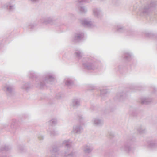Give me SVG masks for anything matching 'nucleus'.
Segmentation results:
<instances>
[{"label": "nucleus", "instance_id": "f257e3e1", "mask_svg": "<svg viewBox=\"0 0 157 157\" xmlns=\"http://www.w3.org/2000/svg\"><path fill=\"white\" fill-rule=\"evenodd\" d=\"M28 75L29 77L33 80V86L41 89L46 86L47 83L52 84L55 80L54 75L51 73L45 75L43 79L38 77L35 73L33 71H30Z\"/></svg>", "mask_w": 157, "mask_h": 157}, {"label": "nucleus", "instance_id": "f03ea898", "mask_svg": "<svg viewBox=\"0 0 157 157\" xmlns=\"http://www.w3.org/2000/svg\"><path fill=\"white\" fill-rule=\"evenodd\" d=\"M157 5L155 1H151L150 4L142 6L139 9L138 13L141 16H147L150 14L152 9Z\"/></svg>", "mask_w": 157, "mask_h": 157}, {"label": "nucleus", "instance_id": "7ed1b4c3", "mask_svg": "<svg viewBox=\"0 0 157 157\" xmlns=\"http://www.w3.org/2000/svg\"><path fill=\"white\" fill-rule=\"evenodd\" d=\"M82 64L84 68L88 70H94L97 68L98 66L94 58L91 57L84 58Z\"/></svg>", "mask_w": 157, "mask_h": 157}, {"label": "nucleus", "instance_id": "20e7f679", "mask_svg": "<svg viewBox=\"0 0 157 157\" xmlns=\"http://www.w3.org/2000/svg\"><path fill=\"white\" fill-rule=\"evenodd\" d=\"M133 141L132 139H128L126 141L122 144L119 146V148L121 151H124L129 153L132 152L133 148L132 147Z\"/></svg>", "mask_w": 157, "mask_h": 157}, {"label": "nucleus", "instance_id": "39448f33", "mask_svg": "<svg viewBox=\"0 0 157 157\" xmlns=\"http://www.w3.org/2000/svg\"><path fill=\"white\" fill-rule=\"evenodd\" d=\"M3 90L8 97H12L15 94L14 89L11 85H6L3 88Z\"/></svg>", "mask_w": 157, "mask_h": 157}, {"label": "nucleus", "instance_id": "423d86ee", "mask_svg": "<svg viewBox=\"0 0 157 157\" xmlns=\"http://www.w3.org/2000/svg\"><path fill=\"white\" fill-rule=\"evenodd\" d=\"M55 20L53 17H42L39 20L40 23L45 24H50L53 25L55 24Z\"/></svg>", "mask_w": 157, "mask_h": 157}, {"label": "nucleus", "instance_id": "0eeeda50", "mask_svg": "<svg viewBox=\"0 0 157 157\" xmlns=\"http://www.w3.org/2000/svg\"><path fill=\"white\" fill-rule=\"evenodd\" d=\"M116 29L117 31L120 33H126V35L128 36H132L134 35V32L132 30H127L121 24L118 25Z\"/></svg>", "mask_w": 157, "mask_h": 157}, {"label": "nucleus", "instance_id": "6e6552de", "mask_svg": "<svg viewBox=\"0 0 157 157\" xmlns=\"http://www.w3.org/2000/svg\"><path fill=\"white\" fill-rule=\"evenodd\" d=\"M81 105V100L80 98H73L71 101V106L74 108H77Z\"/></svg>", "mask_w": 157, "mask_h": 157}, {"label": "nucleus", "instance_id": "1a4fd4ad", "mask_svg": "<svg viewBox=\"0 0 157 157\" xmlns=\"http://www.w3.org/2000/svg\"><path fill=\"white\" fill-rule=\"evenodd\" d=\"M126 94L125 93L123 92L118 93L114 97V99L115 101H121L126 98Z\"/></svg>", "mask_w": 157, "mask_h": 157}, {"label": "nucleus", "instance_id": "9d476101", "mask_svg": "<svg viewBox=\"0 0 157 157\" xmlns=\"http://www.w3.org/2000/svg\"><path fill=\"white\" fill-rule=\"evenodd\" d=\"M3 8L8 10L9 12L13 11L15 9L14 5L11 1L4 4L2 6Z\"/></svg>", "mask_w": 157, "mask_h": 157}, {"label": "nucleus", "instance_id": "9b49d317", "mask_svg": "<svg viewBox=\"0 0 157 157\" xmlns=\"http://www.w3.org/2000/svg\"><path fill=\"white\" fill-rule=\"evenodd\" d=\"M81 24L84 27L92 28L94 26L93 22L89 20L84 19L81 21Z\"/></svg>", "mask_w": 157, "mask_h": 157}, {"label": "nucleus", "instance_id": "f8f14e48", "mask_svg": "<svg viewBox=\"0 0 157 157\" xmlns=\"http://www.w3.org/2000/svg\"><path fill=\"white\" fill-rule=\"evenodd\" d=\"M83 130L82 125L80 124L75 125L73 127L72 132L74 133L79 134L81 133Z\"/></svg>", "mask_w": 157, "mask_h": 157}, {"label": "nucleus", "instance_id": "ddd939ff", "mask_svg": "<svg viewBox=\"0 0 157 157\" xmlns=\"http://www.w3.org/2000/svg\"><path fill=\"white\" fill-rule=\"evenodd\" d=\"M146 146L151 149H155L157 148V143L155 140L147 141V142Z\"/></svg>", "mask_w": 157, "mask_h": 157}, {"label": "nucleus", "instance_id": "4468645a", "mask_svg": "<svg viewBox=\"0 0 157 157\" xmlns=\"http://www.w3.org/2000/svg\"><path fill=\"white\" fill-rule=\"evenodd\" d=\"M93 13L95 17L98 18H101L102 16L101 10L99 8H94L93 10Z\"/></svg>", "mask_w": 157, "mask_h": 157}, {"label": "nucleus", "instance_id": "2eb2a0df", "mask_svg": "<svg viewBox=\"0 0 157 157\" xmlns=\"http://www.w3.org/2000/svg\"><path fill=\"white\" fill-rule=\"evenodd\" d=\"M84 34L82 32H78L75 34L74 40L75 42H79L84 37Z\"/></svg>", "mask_w": 157, "mask_h": 157}, {"label": "nucleus", "instance_id": "dca6fc26", "mask_svg": "<svg viewBox=\"0 0 157 157\" xmlns=\"http://www.w3.org/2000/svg\"><path fill=\"white\" fill-rule=\"evenodd\" d=\"M93 124L97 126H101L104 123L103 120L99 118H96L93 120Z\"/></svg>", "mask_w": 157, "mask_h": 157}, {"label": "nucleus", "instance_id": "f3484780", "mask_svg": "<svg viewBox=\"0 0 157 157\" xmlns=\"http://www.w3.org/2000/svg\"><path fill=\"white\" fill-rule=\"evenodd\" d=\"M17 121L15 119H13L11 122L10 125L11 130V133H14L16 132L17 127L16 126Z\"/></svg>", "mask_w": 157, "mask_h": 157}, {"label": "nucleus", "instance_id": "a211bd4d", "mask_svg": "<svg viewBox=\"0 0 157 157\" xmlns=\"http://www.w3.org/2000/svg\"><path fill=\"white\" fill-rule=\"evenodd\" d=\"M152 101V99L147 97H143L141 98L139 102L142 104H148Z\"/></svg>", "mask_w": 157, "mask_h": 157}, {"label": "nucleus", "instance_id": "6ab92c4d", "mask_svg": "<svg viewBox=\"0 0 157 157\" xmlns=\"http://www.w3.org/2000/svg\"><path fill=\"white\" fill-rule=\"evenodd\" d=\"M123 58L126 60L129 61L132 59V55L131 53L127 52H124L123 55Z\"/></svg>", "mask_w": 157, "mask_h": 157}, {"label": "nucleus", "instance_id": "aec40b11", "mask_svg": "<svg viewBox=\"0 0 157 157\" xmlns=\"http://www.w3.org/2000/svg\"><path fill=\"white\" fill-rule=\"evenodd\" d=\"M65 85L68 88H71L73 85V82L71 78H68L65 80Z\"/></svg>", "mask_w": 157, "mask_h": 157}, {"label": "nucleus", "instance_id": "412c9836", "mask_svg": "<svg viewBox=\"0 0 157 157\" xmlns=\"http://www.w3.org/2000/svg\"><path fill=\"white\" fill-rule=\"evenodd\" d=\"M83 149L84 152L86 153H90V152L93 148L90 145H85L83 146Z\"/></svg>", "mask_w": 157, "mask_h": 157}, {"label": "nucleus", "instance_id": "4be33fe9", "mask_svg": "<svg viewBox=\"0 0 157 157\" xmlns=\"http://www.w3.org/2000/svg\"><path fill=\"white\" fill-rule=\"evenodd\" d=\"M100 96L102 100L104 99V98L106 97L107 91L106 89H101L100 90Z\"/></svg>", "mask_w": 157, "mask_h": 157}, {"label": "nucleus", "instance_id": "5701e85b", "mask_svg": "<svg viewBox=\"0 0 157 157\" xmlns=\"http://www.w3.org/2000/svg\"><path fill=\"white\" fill-rule=\"evenodd\" d=\"M78 9L79 12L81 14H85L87 12V9L86 7L80 6Z\"/></svg>", "mask_w": 157, "mask_h": 157}, {"label": "nucleus", "instance_id": "b1692460", "mask_svg": "<svg viewBox=\"0 0 157 157\" xmlns=\"http://www.w3.org/2000/svg\"><path fill=\"white\" fill-rule=\"evenodd\" d=\"M74 54L77 58L79 59H80L83 56V53L81 51H78L75 53Z\"/></svg>", "mask_w": 157, "mask_h": 157}, {"label": "nucleus", "instance_id": "393cba45", "mask_svg": "<svg viewBox=\"0 0 157 157\" xmlns=\"http://www.w3.org/2000/svg\"><path fill=\"white\" fill-rule=\"evenodd\" d=\"M124 66L122 65H119L116 70L117 71H118L121 73H123L124 71Z\"/></svg>", "mask_w": 157, "mask_h": 157}, {"label": "nucleus", "instance_id": "a878e982", "mask_svg": "<svg viewBox=\"0 0 157 157\" xmlns=\"http://www.w3.org/2000/svg\"><path fill=\"white\" fill-rule=\"evenodd\" d=\"M31 87V85L28 82H26L23 84V86H21V88L25 90H28Z\"/></svg>", "mask_w": 157, "mask_h": 157}, {"label": "nucleus", "instance_id": "bb28decb", "mask_svg": "<svg viewBox=\"0 0 157 157\" xmlns=\"http://www.w3.org/2000/svg\"><path fill=\"white\" fill-rule=\"evenodd\" d=\"M137 130L140 134L144 133L146 132V128L142 126L138 127L137 128Z\"/></svg>", "mask_w": 157, "mask_h": 157}, {"label": "nucleus", "instance_id": "cd10ccee", "mask_svg": "<svg viewBox=\"0 0 157 157\" xmlns=\"http://www.w3.org/2000/svg\"><path fill=\"white\" fill-rule=\"evenodd\" d=\"M48 132L51 136H55L58 134V132L55 130H49Z\"/></svg>", "mask_w": 157, "mask_h": 157}, {"label": "nucleus", "instance_id": "c85d7f7f", "mask_svg": "<svg viewBox=\"0 0 157 157\" xmlns=\"http://www.w3.org/2000/svg\"><path fill=\"white\" fill-rule=\"evenodd\" d=\"M57 123V120L55 118L52 119L49 121V124L52 126L55 125Z\"/></svg>", "mask_w": 157, "mask_h": 157}, {"label": "nucleus", "instance_id": "c756f323", "mask_svg": "<svg viewBox=\"0 0 157 157\" xmlns=\"http://www.w3.org/2000/svg\"><path fill=\"white\" fill-rule=\"evenodd\" d=\"M11 147L5 145L2 146L0 149L1 151H8L10 149Z\"/></svg>", "mask_w": 157, "mask_h": 157}, {"label": "nucleus", "instance_id": "7c9ffc66", "mask_svg": "<svg viewBox=\"0 0 157 157\" xmlns=\"http://www.w3.org/2000/svg\"><path fill=\"white\" fill-rule=\"evenodd\" d=\"M78 5H82L83 3L90 2L91 0H78Z\"/></svg>", "mask_w": 157, "mask_h": 157}, {"label": "nucleus", "instance_id": "2f4dec72", "mask_svg": "<svg viewBox=\"0 0 157 157\" xmlns=\"http://www.w3.org/2000/svg\"><path fill=\"white\" fill-rule=\"evenodd\" d=\"M36 26V25L34 23H31L28 25V28L31 29H34Z\"/></svg>", "mask_w": 157, "mask_h": 157}, {"label": "nucleus", "instance_id": "473e14b6", "mask_svg": "<svg viewBox=\"0 0 157 157\" xmlns=\"http://www.w3.org/2000/svg\"><path fill=\"white\" fill-rule=\"evenodd\" d=\"M87 87L89 90H93L96 89V87L92 84H88L87 85Z\"/></svg>", "mask_w": 157, "mask_h": 157}, {"label": "nucleus", "instance_id": "72a5a7b5", "mask_svg": "<svg viewBox=\"0 0 157 157\" xmlns=\"http://www.w3.org/2000/svg\"><path fill=\"white\" fill-rule=\"evenodd\" d=\"M130 114L131 115L133 116L136 115V110L133 109L132 108L129 112Z\"/></svg>", "mask_w": 157, "mask_h": 157}, {"label": "nucleus", "instance_id": "f704fd0d", "mask_svg": "<svg viewBox=\"0 0 157 157\" xmlns=\"http://www.w3.org/2000/svg\"><path fill=\"white\" fill-rule=\"evenodd\" d=\"M17 147L21 152H22L23 151L24 148L21 145H19Z\"/></svg>", "mask_w": 157, "mask_h": 157}, {"label": "nucleus", "instance_id": "c9c22d12", "mask_svg": "<svg viewBox=\"0 0 157 157\" xmlns=\"http://www.w3.org/2000/svg\"><path fill=\"white\" fill-rule=\"evenodd\" d=\"M119 0H112L113 3L116 6H117L119 3Z\"/></svg>", "mask_w": 157, "mask_h": 157}, {"label": "nucleus", "instance_id": "e433bc0d", "mask_svg": "<svg viewBox=\"0 0 157 157\" xmlns=\"http://www.w3.org/2000/svg\"><path fill=\"white\" fill-rule=\"evenodd\" d=\"M130 89L132 90H140V89H139L138 87H136L135 86H132L131 87Z\"/></svg>", "mask_w": 157, "mask_h": 157}, {"label": "nucleus", "instance_id": "4c0bfd02", "mask_svg": "<svg viewBox=\"0 0 157 157\" xmlns=\"http://www.w3.org/2000/svg\"><path fill=\"white\" fill-rule=\"evenodd\" d=\"M61 94L59 93L56 95V98L57 99H59L61 98Z\"/></svg>", "mask_w": 157, "mask_h": 157}, {"label": "nucleus", "instance_id": "58836bf2", "mask_svg": "<svg viewBox=\"0 0 157 157\" xmlns=\"http://www.w3.org/2000/svg\"><path fill=\"white\" fill-rule=\"evenodd\" d=\"M38 137L40 140H42L44 139L43 136L41 135H38Z\"/></svg>", "mask_w": 157, "mask_h": 157}, {"label": "nucleus", "instance_id": "ea45409f", "mask_svg": "<svg viewBox=\"0 0 157 157\" xmlns=\"http://www.w3.org/2000/svg\"><path fill=\"white\" fill-rule=\"evenodd\" d=\"M33 3H34L38 2L39 0H30Z\"/></svg>", "mask_w": 157, "mask_h": 157}, {"label": "nucleus", "instance_id": "a19ab883", "mask_svg": "<svg viewBox=\"0 0 157 157\" xmlns=\"http://www.w3.org/2000/svg\"><path fill=\"white\" fill-rule=\"evenodd\" d=\"M109 134L111 137H113L114 136V133L113 132H109Z\"/></svg>", "mask_w": 157, "mask_h": 157}, {"label": "nucleus", "instance_id": "79ce46f5", "mask_svg": "<svg viewBox=\"0 0 157 157\" xmlns=\"http://www.w3.org/2000/svg\"><path fill=\"white\" fill-rule=\"evenodd\" d=\"M82 117H80L79 118V121L80 122H81L82 121Z\"/></svg>", "mask_w": 157, "mask_h": 157}, {"label": "nucleus", "instance_id": "37998d69", "mask_svg": "<svg viewBox=\"0 0 157 157\" xmlns=\"http://www.w3.org/2000/svg\"><path fill=\"white\" fill-rule=\"evenodd\" d=\"M134 10H135L137 8V7L136 5H135L134 6Z\"/></svg>", "mask_w": 157, "mask_h": 157}, {"label": "nucleus", "instance_id": "c03bdc74", "mask_svg": "<svg viewBox=\"0 0 157 157\" xmlns=\"http://www.w3.org/2000/svg\"><path fill=\"white\" fill-rule=\"evenodd\" d=\"M91 108V109H93H93H94V108H93V107H92V106H91V108Z\"/></svg>", "mask_w": 157, "mask_h": 157}, {"label": "nucleus", "instance_id": "a18cd8bd", "mask_svg": "<svg viewBox=\"0 0 157 157\" xmlns=\"http://www.w3.org/2000/svg\"><path fill=\"white\" fill-rule=\"evenodd\" d=\"M154 91H156V88H154Z\"/></svg>", "mask_w": 157, "mask_h": 157}]
</instances>
